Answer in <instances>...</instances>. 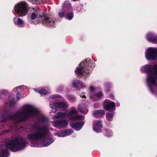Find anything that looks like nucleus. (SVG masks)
Instances as JSON below:
<instances>
[{
  "mask_svg": "<svg viewBox=\"0 0 157 157\" xmlns=\"http://www.w3.org/2000/svg\"><path fill=\"white\" fill-rule=\"evenodd\" d=\"M30 140L36 141L44 139L41 145L36 144L32 146L33 147H46L50 144L54 140L51 136L48 133V130L46 128L37 127L35 129L34 131L29 134L27 136Z\"/></svg>",
  "mask_w": 157,
  "mask_h": 157,
  "instance_id": "nucleus-1",
  "label": "nucleus"
},
{
  "mask_svg": "<svg viewBox=\"0 0 157 157\" xmlns=\"http://www.w3.org/2000/svg\"><path fill=\"white\" fill-rule=\"evenodd\" d=\"M141 70L147 73V81L148 86L152 94H156V91L153 90L157 86V65H154L152 69L150 65H147L142 67Z\"/></svg>",
  "mask_w": 157,
  "mask_h": 157,
  "instance_id": "nucleus-2",
  "label": "nucleus"
},
{
  "mask_svg": "<svg viewBox=\"0 0 157 157\" xmlns=\"http://www.w3.org/2000/svg\"><path fill=\"white\" fill-rule=\"evenodd\" d=\"M38 111L37 109L33 106L26 105L23 106L16 114L10 116V120L13 118L17 121L24 120L29 117L37 114Z\"/></svg>",
  "mask_w": 157,
  "mask_h": 157,
  "instance_id": "nucleus-3",
  "label": "nucleus"
},
{
  "mask_svg": "<svg viewBox=\"0 0 157 157\" xmlns=\"http://www.w3.org/2000/svg\"><path fill=\"white\" fill-rule=\"evenodd\" d=\"M30 10L31 12L29 14V18L32 20H36V21L33 23L34 24H37L38 23V21L41 19L42 23L47 25L53 26L55 24V20L52 17L45 16H42L40 12L34 8L31 9Z\"/></svg>",
  "mask_w": 157,
  "mask_h": 157,
  "instance_id": "nucleus-4",
  "label": "nucleus"
},
{
  "mask_svg": "<svg viewBox=\"0 0 157 157\" xmlns=\"http://www.w3.org/2000/svg\"><path fill=\"white\" fill-rule=\"evenodd\" d=\"M15 10L20 17L25 16L28 10L27 4L25 2H19L15 6Z\"/></svg>",
  "mask_w": 157,
  "mask_h": 157,
  "instance_id": "nucleus-5",
  "label": "nucleus"
},
{
  "mask_svg": "<svg viewBox=\"0 0 157 157\" xmlns=\"http://www.w3.org/2000/svg\"><path fill=\"white\" fill-rule=\"evenodd\" d=\"M87 62L86 60H84L81 63L79 66L77 67L75 70V72L76 74L81 75L83 73L86 74H89L91 71L90 67L87 66Z\"/></svg>",
  "mask_w": 157,
  "mask_h": 157,
  "instance_id": "nucleus-6",
  "label": "nucleus"
},
{
  "mask_svg": "<svg viewBox=\"0 0 157 157\" xmlns=\"http://www.w3.org/2000/svg\"><path fill=\"white\" fill-rule=\"evenodd\" d=\"M25 147V144L23 141L19 140L16 138L10 141V151H17L23 149Z\"/></svg>",
  "mask_w": 157,
  "mask_h": 157,
  "instance_id": "nucleus-7",
  "label": "nucleus"
},
{
  "mask_svg": "<svg viewBox=\"0 0 157 157\" xmlns=\"http://www.w3.org/2000/svg\"><path fill=\"white\" fill-rule=\"evenodd\" d=\"M77 111L75 108H72L71 110L68 112L67 110H62L61 112L54 115L53 117L54 118H58L61 117H71L73 114H77Z\"/></svg>",
  "mask_w": 157,
  "mask_h": 157,
  "instance_id": "nucleus-8",
  "label": "nucleus"
},
{
  "mask_svg": "<svg viewBox=\"0 0 157 157\" xmlns=\"http://www.w3.org/2000/svg\"><path fill=\"white\" fill-rule=\"evenodd\" d=\"M157 56V48H150L145 53V56L148 60H153L156 59Z\"/></svg>",
  "mask_w": 157,
  "mask_h": 157,
  "instance_id": "nucleus-9",
  "label": "nucleus"
},
{
  "mask_svg": "<svg viewBox=\"0 0 157 157\" xmlns=\"http://www.w3.org/2000/svg\"><path fill=\"white\" fill-rule=\"evenodd\" d=\"M68 121L66 119L61 121H56L53 122L54 126L58 128H63L66 127L68 124Z\"/></svg>",
  "mask_w": 157,
  "mask_h": 157,
  "instance_id": "nucleus-10",
  "label": "nucleus"
},
{
  "mask_svg": "<svg viewBox=\"0 0 157 157\" xmlns=\"http://www.w3.org/2000/svg\"><path fill=\"white\" fill-rule=\"evenodd\" d=\"M72 10V8L71 4H69L66 8L64 7L62 10L59 11V16L61 17H63L65 15V13L66 12L67 13L68 11H71Z\"/></svg>",
  "mask_w": 157,
  "mask_h": 157,
  "instance_id": "nucleus-11",
  "label": "nucleus"
},
{
  "mask_svg": "<svg viewBox=\"0 0 157 157\" xmlns=\"http://www.w3.org/2000/svg\"><path fill=\"white\" fill-rule=\"evenodd\" d=\"M73 132L72 130L67 129V130L58 132L55 133V134L59 137H64L67 136L69 135L72 134Z\"/></svg>",
  "mask_w": 157,
  "mask_h": 157,
  "instance_id": "nucleus-12",
  "label": "nucleus"
},
{
  "mask_svg": "<svg viewBox=\"0 0 157 157\" xmlns=\"http://www.w3.org/2000/svg\"><path fill=\"white\" fill-rule=\"evenodd\" d=\"M102 125L101 121L98 120H95L94 121L93 128L94 131L98 132Z\"/></svg>",
  "mask_w": 157,
  "mask_h": 157,
  "instance_id": "nucleus-13",
  "label": "nucleus"
},
{
  "mask_svg": "<svg viewBox=\"0 0 157 157\" xmlns=\"http://www.w3.org/2000/svg\"><path fill=\"white\" fill-rule=\"evenodd\" d=\"M104 105L105 109L108 110L113 108L115 106V103L110 100L106 99L105 101Z\"/></svg>",
  "mask_w": 157,
  "mask_h": 157,
  "instance_id": "nucleus-14",
  "label": "nucleus"
},
{
  "mask_svg": "<svg viewBox=\"0 0 157 157\" xmlns=\"http://www.w3.org/2000/svg\"><path fill=\"white\" fill-rule=\"evenodd\" d=\"M147 39L154 43L157 44V35L154 33H149L146 37Z\"/></svg>",
  "mask_w": 157,
  "mask_h": 157,
  "instance_id": "nucleus-15",
  "label": "nucleus"
},
{
  "mask_svg": "<svg viewBox=\"0 0 157 157\" xmlns=\"http://www.w3.org/2000/svg\"><path fill=\"white\" fill-rule=\"evenodd\" d=\"M84 124V123L83 122H81L75 123H70V125L75 130L78 131L82 128Z\"/></svg>",
  "mask_w": 157,
  "mask_h": 157,
  "instance_id": "nucleus-16",
  "label": "nucleus"
},
{
  "mask_svg": "<svg viewBox=\"0 0 157 157\" xmlns=\"http://www.w3.org/2000/svg\"><path fill=\"white\" fill-rule=\"evenodd\" d=\"M13 21L15 24H17L19 26H24V23L22 20L16 16L14 18Z\"/></svg>",
  "mask_w": 157,
  "mask_h": 157,
  "instance_id": "nucleus-17",
  "label": "nucleus"
},
{
  "mask_svg": "<svg viewBox=\"0 0 157 157\" xmlns=\"http://www.w3.org/2000/svg\"><path fill=\"white\" fill-rule=\"evenodd\" d=\"M105 114V111L101 110H96L93 113L94 116L95 117H100L101 115H104Z\"/></svg>",
  "mask_w": 157,
  "mask_h": 157,
  "instance_id": "nucleus-18",
  "label": "nucleus"
},
{
  "mask_svg": "<svg viewBox=\"0 0 157 157\" xmlns=\"http://www.w3.org/2000/svg\"><path fill=\"white\" fill-rule=\"evenodd\" d=\"M54 105L55 107L59 108H65L67 106V104L63 102H57L55 103Z\"/></svg>",
  "mask_w": 157,
  "mask_h": 157,
  "instance_id": "nucleus-19",
  "label": "nucleus"
},
{
  "mask_svg": "<svg viewBox=\"0 0 157 157\" xmlns=\"http://www.w3.org/2000/svg\"><path fill=\"white\" fill-rule=\"evenodd\" d=\"M78 109L79 112L85 114L88 111L87 109L86 108H85L84 105L83 104H81L78 105Z\"/></svg>",
  "mask_w": 157,
  "mask_h": 157,
  "instance_id": "nucleus-20",
  "label": "nucleus"
},
{
  "mask_svg": "<svg viewBox=\"0 0 157 157\" xmlns=\"http://www.w3.org/2000/svg\"><path fill=\"white\" fill-rule=\"evenodd\" d=\"M82 83L78 80H75L74 81L73 83V85L74 87L76 88H81V86Z\"/></svg>",
  "mask_w": 157,
  "mask_h": 157,
  "instance_id": "nucleus-21",
  "label": "nucleus"
},
{
  "mask_svg": "<svg viewBox=\"0 0 157 157\" xmlns=\"http://www.w3.org/2000/svg\"><path fill=\"white\" fill-rule=\"evenodd\" d=\"M114 115V113L113 112H110L106 114V117L107 120L109 121H111Z\"/></svg>",
  "mask_w": 157,
  "mask_h": 157,
  "instance_id": "nucleus-22",
  "label": "nucleus"
},
{
  "mask_svg": "<svg viewBox=\"0 0 157 157\" xmlns=\"http://www.w3.org/2000/svg\"><path fill=\"white\" fill-rule=\"evenodd\" d=\"M69 118L71 120H82L84 119L83 117L81 115L74 116L73 117H69Z\"/></svg>",
  "mask_w": 157,
  "mask_h": 157,
  "instance_id": "nucleus-23",
  "label": "nucleus"
},
{
  "mask_svg": "<svg viewBox=\"0 0 157 157\" xmlns=\"http://www.w3.org/2000/svg\"><path fill=\"white\" fill-rule=\"evenodd\" d=\"M34 90L36 92L40 93L41 95L46 94L47 92V91L45 89H42L40 90H37L36 89H34Z\"/></svg>",
  "mask_w": 157,
  "mask_h": 157,
  "instance_id": "nucleus-24",
  "label": "nucleus"
},
{
  "mask_svg": "<svg viewBox=\"0 0 157 157\" xmlns=\"http://www.w3.org/2000/svg\"><path fill=\"white\" fill-rule=\"evenodd\" d=\"M102 96V93L101 92H99L96 94L95 96H91L90 98L92 99V98L96 99L97 98H99Z\"/></svg>",
  "mask_w": 157,
  "mask_h": 157,
  "instance_id": "nucleus-25",
  "label": "nucleus"
},
{
  "mask_svg": "<svg viewBox=\"0 0 157 157\" xmlns=\"http://www.w3.org/2000/svg\"><path fill=\"white\" fill-rule=\"evenodd\" d=\"M8 152L7 149H5L2 151L1 153L2 155L0 157H6L7 155Z\"/></svg>",
  "mask_w": 157,
  "mask_h": 157,
  "instance_id": "nucleus-26",
  "label": "nucleus"
},
{
  "mask_svg": "<svg viewBox=\"0 0 157 157\" xmlns=\"http://www.w3.org/2000/svg\"><path fill=\"white\" fill-rule=\"evenodd\" d=\"M17 101L14 99H12L10 100V108L14 106L16 104Z\"/></svg>",
  "mask_w": 157,
  "mask_h": 157,
  "instance_id": "nucleus-27",
  "label": "nucleus"
},
{
  "mask_svg": "<svg viewBox=\"0 0 157 157\" xmlns=\"http://www.w3.org/2000/svg\"><path fill=\"white\" fill-rule=\"evenodd\" d=\"M73 17V14L71 13H68L67 15V18L69 20L71 19Z\"/></svg>",
  "mask_w": 157,
  "mask_h": 157,
  "instance_id": "nucleus-28",
  "label": "nucleus"
},
{
  "mask_svg": "<svg viewBox=\"0 0 157 157\" xmlns=\"http://www.w3.org/2000/svg\"><path fill=\"white\" fill-rule=\"evenodd\" d=\"M9 94V91L6 90H0V94L2 95H5Z\"/></svg>",
  "mask_w": 157,
  "mask_h": 157,
  "instance_id": "nucleus-29",
  "label": "nucleus"
},
{
  "mask_svg": "<svg viewBox=\"0 0 157 157\" xmlns=\"http://www.w3.org/2000/svg\"><path fill=\"white\" fill-rule=\"evenodd\" d=\"M112 133L111 131L109 130L106 131V135L108 137H109L111 136Z\"/></svg>",
  "mask_w": 157,
  "mask_h": 157,
  "instance_id": "nucleus-30",
  "label": "nucleus"
},
{
  "mask_svg": "<svg viewBox=\"0 0 157 157\" xmlns=\"http://www.w3.org/2000/svg\"><path fill=\"white\" fill-rule=\"evenodd\" d=\"M5 146L7 149H9L10 148V143L9 142L8 143L5 144Z\"/></svg>",
  "mask_w": 157,
  "mask_h": 157,
  "instance_id": "nucleus-31",
  "label": "nucleus"
},
{
  "mask_svg": "<svg viewBox=\"0 0 157 157\" xmlns=\"http://www.w3.org/2000/svg\"><path fill=\"white\" fill-rule=\"evenodd\" d=\"M21 96V93H17V100H19Z\"/></svg>",
  "mask_w": 157,
  "mask_h": 157,
  "instance_id": "nucleus-32",
  "label": "nucleus"
},
{
  "mask_svg": "<svg viewBox=\"0 0 157 157\" xmlns=\"http://www.w3.org/2000/svg\"><path fill=\"white\" fill-rule=\"evenodd\" d=\"M51 108L52 109V111L51 110L50 113H55L56 111V109L55 108H53L52 107H51Z\"/></svg>",
  "mask_w": 157,
  "mask_h": 157,
  "instance_id": "nucleus-33",
  "label": "nucleus"
},
{
  "mask_svg": "<svg viewBox=\"0 0 157 157\" xmlns=\"http://www.w3.org/2000/svg\"><path fill=\"white\" fill-rule=\"evenodd\" d=\"M68 98L71 101H74L75 100V98L71 96H69Z\"/></svg>",
  "mask_w": 157,
  "mask_h": 157,
  "instance_id": "nucleus-34",
  "label": "nucleus"
},
{
  "mask_svg": "<svg viewBox=\"0 0 157 157\" xmlns=\"http://www.w3.org/2000/svg\"><path fill=\"white\" fill-rule=\"evenodd\" d=\"M7 132V130H4L3 131L2 133H0V136L2 135V134H4L6 133Z\"/></svg>",
  "mask_w": 157,
  "mask_h": 157,
  "instance_id": "nucleus-35",
  "label": "nucleus"
},
{
  "mask_svg": "<svg viewBox=\"0 0 157 157\" xmlns=\"http://www.w3.org/2000/svg\"><path fill=\"white\" fill-rule=\"evenodd\" d=\"M90 90L91 91H93L94 90V88L92 86L90 87Z\"/></svg>",
  "mask_w": 157,
  "mask_h": 157,
  "instance_id": "nucleus-36",
  "label": "nucleus"
},
{
  "mask_svg": "<svg viewBox=\"0 0 157 157\" xmlns=\"http://www.w3.org/2000/svg\"><path fill=\"white\" fill-rule=\"evenodd\" d=\"M82 98H86V96L85 95H84V96H82Z\"/></svg>",
  "mask_w": 157,
  "mask_h": 157,
  "instance_id": "nucleus-37",
  "label": "nucleus"
},
{
  "mask_svg": "<svg viewBox=\"0 0 157 157\" xmlns=\"http://www.w3.org/2000/svg\"><path fill=\"white\" fill-rule=\"evenodd\" d=\"M117 105L118 106H119V104H117Z\"/></svg>",
  "mask_w": 157,
  "mask_h": 157,
  "instance_id": "nucleus-38",
  "label": "nucleus"
},
{
  "mask_svg": "<svg viewBox=\"0 0 157 157\" xmlns=\"http://www.w3.org/2000/svg\"><path fill=\"white\" fill-rule=\"evenodd\" d=\"M0 95H1V94H0ZM1 98L0 97V100H1Z\"/></svg>",
  "mask_w": 157,
  "mask_h": 157,
  "instance_id": "nucleus-39",
  "label": "nucleus"
},
{
  "mask_svg": "<svg viewBox=\"0 0 157 157\" xmlns=\"http://www.w3.org/2000/svg\"><path fill=\"white\" fill-rule=\"evenodd\" d=\"M19 88V87H17V89H18V88Z\"/></svg>",
  "mask_w": 157,
  "mask_h": 157,
  "instance_id": "nucleus-40",
  "label": "nucleus"
}]
</instances>
